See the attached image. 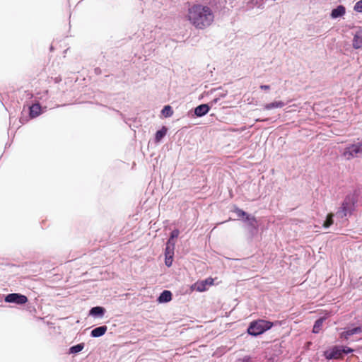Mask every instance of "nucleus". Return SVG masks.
Listing matches in <instances>:
<instances>
[{
  "label": "nucleus",
  "mask_w": 362,
  "mask_h": 362,
  "mask_svg": "<svg viewBox=\"0 0 362 362\" xmlns=\"http://www.w3.org/2000/svg\"><path fill=\"white\" fill-rule=\"evenodd\" d=\"M187 18L197 29L203 30L212 24L214 13L210 6L197 4L189 7Z\"/></svg>",
  "instance_id": "1"
},
{
  "label": "nucleus",
  "mask_w": 362,
  "mask_h": 362,
  "mask_svg": "<svg viewBox=\"0 0 362 362\" xmlns=\"http://www.w3.org/2000/svg\"><path fill=\"white\" fill-rule=\"evenodd\" d=\"M273 325V322L264 320L253 321L247 328V333L251 336L257 337L270 329Z\"/></svg>",
  "instance_id": "2"
},
{
  "label": "nucleus",
  "mask_w": 362,
  "mask_h": 362,
  "mask_svg": "<svg viewBox=\"0 0 362 362\" xmlns=\"http://www.w3.org/2000/svg\"><path fill=\"white\" fill-rule=\"evenodd\" d=\"M342 156L347 160L362 158V141L347 146L342 152Z\"/></svg>",
  "instance_id": "3"
},
{
  "label": "nucleus",
  "mask_w": 362,
  "mask_h": 362,
  "mask_svg": "<svg viewBox=\"0 0 362 362\" xmlns=\"http://www.w3.org/2000/svg\"><path fill=\"white\" fill-rule=\"evenodd\" d=\"M354 198L353 196L348 195L344 199L341 206L337 212V215L341 218L350 215L354 209Z\"/></svg>",
  "instance_id": "4"
},
{
  "label": "nucleus",
  "mask_w": 362,
  "mask_h": 362,
  "mask_svg": "<svg viewBox=\"0 0 362 362\" xmlns=\"http://www.w3.org/2000/svg\"><path fill=\"white\" fill-rule=\"evenodd\" d=\"M343 346H334L323 352V356L327 360L339 359L343 358Z\"/></svg>",
  "instance_id": "5"
},
{
  "label": "nucleus",
  "mask_w": 362,
  "mask_h": 362,
  "mask_svg": "<svg viewBox=\"0 0 362 362\" xmlns=\"http://www.w3.org/2000/svg\"><path fill=\"white\" fill-rule=\"evenodd\" d=\"M246 225L245 228L247 230L250 235L253 237L258 231V224L255 216L250 214L247 215V217L243 221Z\"/></svg>",
  "instance_id": "6"
},
{
  "label": "nucleus",
  "mask_w": 362,
  "mask_h": 362,
  "mask_svg": "<svg viewBox=\"0 0 362 362\" xmlns=\"http://www.w3.org/2000/svg\"><path fill=\"white\" fill-rule=\"evenodd\" d=\"M6 303H14L16 305H23L28 302L26 296L18 293H13L6 295L4 298Z\"/></svg>",
  "instance_id": "7"
},
{
  "label": "nucleus",
  "mask_w": 362,
  "mask_h": 362,
  "mask_svg": "<svg viewBox=\"0 0 362 362\" xmlns=\"http://www.w3.org/2000/svg\"><path fill=\"white\" fill-rule=\"evenodd\" d=\"M346 13V8L343 5H339L333 8L330 13V18L337 19L344 16Z\"/></svg>",
  "instance_id": "8"
},
{
  "label": "nucleus",
  "mask_w": 362,
  "mask_h": 362,
  "mask_svg": "<svg viewBox=\"0 0 362 362\" xmlns=\"http://www.w3.org/2000/svg\"><path fill=\"white\" fill-rule=\"evenodd\" d=\"M209 104H201L194 108V115L201 117L206 115L210 110Z\"/></svg>",
  "instance_id": "9"
},
{
  "label": "nucleus",
  "mask_w": 362,
  "mask_h": 362,
  "mask_svg": "<svg viewBox=\"0 0 362 362\" xmlns=\"http://www.w3.org/2000/svg\"><path fill=\"white\" fill-rule=\"evenodd\" d=\"M106 310L103 307L101 306H95L93 307L89 310V315L93 317H98V318H102Z\"/></svg>",
  "instance_id": "10"
},
{
  "label": "nucleus",
  "mask_w": 362,
  "mask_h": 362,
  "mask_svg": "<svg viewBox=\"0 0 362 362\" xmlns=\"http://www.w3.org/2000/svg\"><path fill=\"white\" fill-rule=\"evenodd\" d=\"M107 330V327L106 325H102L92 329L90 332V337L93 338H98L103 336Z\"/></svg>",
  "instance_id": "11"
},
{
  "label": "nucleus",
  "mask_w": 362,
  "mask_h": 362,
  "mask_svg": "<svg viewBox=\"0 0 362 362\" xmlns=\"http://www.w3.org/2000/svg\"><path fill=\"white\" fill-rule=\"evenodd\" d=\"M353 47L355 49L362 47V29L356 32L353 39Z\"/></svg>",
  "instance_id": "12"
},
{
  "label": "nucleus",
  "mask_w": 362,
  "mask_h": 362,
  "mask_svg": "<svg viewBox=\"0 0 362 362\" xmlns=\"http://www.w3.org/2000/svg\"><path fill=\"white\" fill-rule=\"evenodd\" d=\"M172 299V293L168 290H164L158 296V301L160 303H168Z\"/></svg>",
  "instance_id": "13"
},
{
  "label": "nucleus",
  "mask_w": 362,
  "mask_h": 362,
  "mask_svg": "<svg viewBox=\"0 0 362 362\" xmlns=\"http://www.w3.org/2000/svg\"><path fill=\"white\" fill-rule=\"evenodd\" d=\"M29 109V115L31 118H35L41 114V106L39 103L32 105Z\"/></svg>",
  "instance_id": "14"
},
{
  "label": "nucleus",
  "mask_w": 362,
  "mask_h": 362,
  "mask_svg": "<svg viewBox=\"0 0 362 362\" xmlns=\"http://www.w3.org/2000/svg\"><path fill=\"white\" fill-rule=\"evenodd\" d=\"M362 332V327H356L354 328H349L343 332V335L346 339H348L349 337L361 333Z\"/></svg>",
  "instance_id": "15"
},
{
  "label": "nucleus",
  "mask_w": 362,
  "mask_h": 362,
  "mask_svg": "<svg viewBox=\"0 0 362 362\" xmlns=\"http://www.w3.org/2000/svg\"><path fill=\"white\" fill-rule=\"evenodd\" d=\"M285 105L282 101H274L270 103L265 104L263 107L264 110H270L274 108H281Z\"/></svg>",
  "instance_id": "16"
},
{
  "label": "nucleus",
  "mask_w": 362,
  "mask_h": 362,
  "mask_svg": "<svg viewBox=\"0 0 362 362\" xmlns=\"http://www.w3.org/2000/svg\"><path fill=\"white\" fill-rule=\"evenodd\" d=\"M168 129L165 126L162 127L160 129L158 130L156 132L155 141L156 143L160 142L162 140V139L166 135Z\"/></svg>",
  "instance_id": "17"
},
{
  "label": "nucleus",
  "mask_w": 362,
  "mask_h": 362,
  "mask_svg": "<svg viewBox=\"0 0 362 362\" xmlns=\"http://www.w3.org/2000/svg\"><path fill=\"white\" fill-rule=\"evenodd\" d=\"M323 322H324V318L320 317V318L317 319L315 322V324H314V326L313 328V332L315 333V334L319 333V332L320 331V329L322 327Z\"/></svg>",
  "instance_id": "18"
},
{
  "label": "nucleus",
  "mask_w": 362,
  "mask_h": 362,
  "mask_svg": "<svg viewBox=\"0 0 362 362\" xmlns=\"http://www.w3.org/2000/svg\"><path fill=\"white\" fill-rule=\"evenodd\" d=\"M85 345L83 343H80V344H78L76 345H74V346H72L69 348V354H76L80 351H81L83 348H84Z\"/></svg>",
  "instance_id": "19"
},
{
  "label": "nucleus",
  "mask_w": 362,
  "mask_h": 362,
  "mask_svg": "<svg viewBox=\"0 0 362 362\" xmlns=\"http://www.w3.org/2000/svg\"><path fill=\"white\" fill-rule=\"evenodd\" d=\"M162 115L165 117H170L173 115V110L170 105H165L162 111Z\"/></svg>",
  "instance_id": "20"
},
{
  "label": "nucleus",
  "mask_w": 362,
  "mask_h": 362,
  "mask_svg": "<svg viewBox=\"0 0 362 362\" xmlns=\"http://www.w3.org/2000/svg\"><path fill=\"white\" fill-rule=\"evenodd\" d=\"M333 214H329L327 216L326 220L324 221L322 226L325 228H328L331 225L333 224Z\"/></svg>",
  "instance_id": "21"
},
{
  "label": "nucleus",
  "mask_w": 362,
  "mask_h": 362,
  "mask_svg": "<svg viewBox=\"0 0 362 362\" xmlns=\"http://www.w3.org/2000/svg\"><path fill=\"white\" fill-rule=\"evenodd\" d=\"M234 213L236 214L237 216L240 218H243V220L247 217V215H249L247 214L245 211L243 209L235 206L233 210Z\"/></svg>",
  "instance_id": "22"
},
{
  "label": "nucleus",
  "mask_w": 362,
  "mask_h": 362,
  "mask_svg": "<svg viewBox=\"0 0 362 362\" xmlns=\"http://www.w3.org/2000/svg\"><path fill=\"white\" fill-rule=\"evenodd\" d=\"M174 250H175V247H170V246H165V256L166 255H171V256H173L174 255Z\"/></svg>",
  "instance_id": "23"
},
{
  "label": "nucleus",
  "mask_w": 362,
  "mask_h": 362,
  "mask_svg": "<svg viewBox=\"0 0 362 362\" xmlns=\"http://www.w3.org/2000/svg\"><path fill=\"white\" fill-rule=\"evenodd\" d=\"M354 11L358 13H362V0L356 3L354 7Z\"/></svg>",
  "instance_id": "24"
},
{
  "label": "nucleus",
  "mask_w": 362,
  "mask_h": 362,
  "mask_svg": "<svg viewBox=\"0 0 362 362\" xmlns=\"http://www.w3.org/2000/svg\"><path fill=\"white\" fill-rule=\"evenodd\" d=\"M173 257L171 255H166L165 258V264L168 267H170L173 264Z\"/></svg>",
  "instance_id": "25"
},
{
  "label": "nucleus",
  "mask_w": 362,
  "mask_h": 362,
  "mask_svg": "<svg viewBox=\"0 0 362 362\" xmlns=\"http://www.w3.org/2000/svg\"><path fill=\"white\" fill-rule=\"evenodd\" d=\"M179 234H180L179 230L178 229H174L170 233V238H171V240H174L175 238H177L178 237Z\"/></svg>",
  "instance_id": "26"
},
{
  "label": "nucleus",
  "mask_w": 362,
  "mask_h": 362,
  "mask_svg": "<svg viewBox=\"0 0 362 362\" xmlns=\"http://www.w3.org/2000/svg\"><path fill=\"white\" fill-rule=\"evenodd\" d=\"M197 290L198 291L202 292L206 290V284L204 283V281L199 283L197 284Z\"/></svg>",
  "instance_id": "27"
},
{
  "label": "nucleus",
  "mask_w": 362,
  "mask_h": 362,
  "mask_svg": "<svg viewBox=\"0 0 362 362\" xmlns=\"http://www.w3.org/2000/svg\"><path fill=\"white\" fill-rule=\"evenodd\" d=\"M235 362H252V358L250 356H245L243 358L236 360Z\"/></svg>",
  "instance_id": "28"
},
{
  "label": "nucleus",
  "mask_w": 362,
  "mask_h": 362,
  "mask_svg": "<svg viewBox=\"0 0 362 362\" xmlns=\"http://www.w3.org/2000/svg\"><path fill=\"white\" fill-rule=\"evenodd\" d=\"M343 349H344L343 355L344 354H351V353H352L354 351V350L351 348H349V347H343Z\"/></svg>",
  "instance_id": "29"
},
{
  "label": "nucleus",
  "mask_w": 362,
  "mask_h": 362,
  "mask_svg": "<svg viewBox=\"0 0 362 362\" xmlns=\"http://www.w3.org/2000/svg\"><path fill=\"white\" fill-rule=\"evenodd\" d=\"M220 100V97H218L216 96L215 98H214L211 102H210V107L216 104L217 103H218Z\"/></svg>",
  "instance_id": "30"
},
{
  "label": "nucleus",
  "mask_w": 362,
  "mask_h": 362,
  "mask_svg": "<svg viewBox=\"0 0 362 362\" xmlns=\"http://www.w3.org/2000/svg\"><path fill=\"white\" fill-rule=\"evenodd\" d=\"M175 243L174 240H171V238H169L168 240L166 243V245L170 247H175Z\"/></svg>",
  "instance_id": "31"
},
{
  "label": "nucleus",
  "mask_w": 362,
  "mask_h": 362,
  "mask_svg": "<svg viewBox=\"0 0 362 362\" xmlns=\"http://www.w3.org/2000/svg\"><path fill=\"white\" fill-rule=\"evenodd\" d=\"M213 282H214V279H211V278L206 279L204 281V283H205L206 286L207 284L211 285V284H213Z\"/></svg>",
  "instance_id": "32"
},
{
  "label": "nucleus",
  "mask_w": 362,
  "mask_h": 362,
  "mask_svg": "<svg viewBox=\"0 0 362 362\" xmlns=\"http://www.w3.org/2000/svg\"><path fill=\"white\" fill-rule=\"evenodd\" d=\"M259 88H260L262 90H269L270 86H268V85H261Z\"/></svg>",
  "instance_id": "33"
},
{
  "label": "nucleus",
  "mask_w": 362,
  "mask_h": 362,
  "mask_svg": "<svg viewBox=\"0 0 362 362\" xmlns=\"http://www.w3.org/2000/svg\"><path fill=\"white\" fill-rule=\"evenodd\" d=\"M217 3H220V0H211L210 1L209 4L211 6H213V5H215Z\"/></svg>",
  "instance_id": "34"
},
{
  "label": "nucleus",
  "mask_w": 362,
  "mask_h": 362,
  "mask_svg": "<svg viewBox=\"0 0 362 362\" xmlns=\"http://www.w3.org/2000/svg\"><path fill=\"white\" fill-rule=\"evenodd\" d=\"M269 119V118H264V119H255V122H266V121H268Z\"/></svg>",
  "instance_id": "35"
},
{
  "label": "nucleus",
  "mask_w": 362,
  "mask_h": 362,
  "mask_svg": "<svg viewBox=\"0 0 362 362\" xmlns=\"http://www.w3.org/2000/svg\"><path fill=\"white\" fill-rule=\"evenodd\" d=\"M226 95V93H220L218 95H217L218 97H220V99L221 98H224L225 96Z\"/></svg>",
  "instance_id": "36"
},
{
  "label": "nucleus",
  "mask_w": 362,
  "mask_h": 362,
  "mask_svg": "<svg viewBox=\"0 0 362 362\" xmlns=\"http://www.w3.org/2000/svg\"><path fill=\"white\" fill-rule=\"evenodd\" d=\"M95 72L96 74L99 73V69H98V68L95 69Z\"/></svg>",
  "instance_id": "37"
}]
</instances>
